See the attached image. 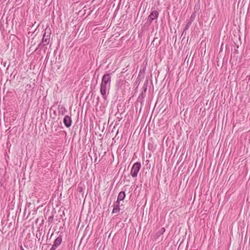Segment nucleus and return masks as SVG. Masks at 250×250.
Segmentation results:
<instances>
[{"instance_id":"8","label":"nucleus","mask_w":250,"mask_h":250,"mask_svg":"<svg viewBox=\"0 0 250 250\" xmlns=\"http://www.w3.org/2000/svg\"><path fill=\"white\" fill-rule=\"evenodd\" d=\"M58 110L59 113L62 115H63L67 111L66 108L63 105H59Z\"/></svg>"},{"instance_id":"2","label":"nucleus","mask_w":250,"mask_h":250,"mask_svg":"<svg viewBox=\"0 0 250 250\" xmlns=\"http://www.w3.org/2000/svg\"><path fill=\"white\" fill-rule=\"evenodd\" d=\"M141 167V165L140 162H137L133 164L130 172V174L133 178L137 176L138 173Z\"/></svg>"},{"instance_id":"1","label":"nucleus","mask_w":250,"mask_h":250,"mask_svg":"<svg viewBox=\"0 0 250 250\" xmlns=\"http://www.w3.org/2000/svg\"><path fill=\"white\" fill-rule=\"evenodd\" d=\"M111 82L110 74L107 73L103 75L100 85V93L103 98L106 97L107 91L109 89Z\"/></svg>"},{"instance_id":"7","label":"nucleus","mask_w":250,"mask_h":250,"mask_svg":"<svg viewBox=\"0 0 250 250\" xmlns=\"http://www.w3.org/2000/svg\"><path fill=\"white\" fill-rule=\"evenodd\" d=\"M165 231V229L164 228H162L158 231V232L152 235V239L154 240H156L159 236L163 234Z\"/></svg>"},{"instance_id":"3","label":"nucleus","mask_w":250,"mask_h":250,"mask_svg":"<svg viewBox=\"0 0 250 250\" xmlns=\"http://www.w3.org/2000/svg\"><path fill=\"white\" fill-rule=\"evenodd\" d=\"M45 32L44 33L42 42L38 45V48L36 49H41L42 48L45 46L47 45L49 43L50 41V35H46Z\"/></svg>"},{"instance_id":"11","label":"nucleus","mask_w":250,"mask_h":250,"mask_svg":"<svg viewBox=\"0 0 250 250\" xmlns=\"http://www.w3.org/2000/svg\"><path fill=\"white\" fill-rule=\"evenodd\" d=\"M195 18V13H192L190 17V19L188 21V24L187 25V27L186 28H188V26L190 25V24L191 23V22L194 20Z\"/></svg>"},{"instance_id":"4","label":"nucleus","mask_w":250,"mask_h":250,"mask_svg":"<svg viewBox=\"0 0 250 250\" xmlns=\"http://www.w3.org/2000/svg\"><path fill=\"white\" fill-rule=\"evenodd\" d=\"M62 242V236L59 235L54 241L53 245L50 250H56V249L61 245Z\"/></svg>"},{"instance_id":"12","label":"nucleus","mask_w":250,"mask_h":250,"mask_svg":"<svg viewBox=\"0 0 250 250\" xmlns=\"http://www.w3.org/2000/svg\"><path fill=\"white\" fill-rule=\"evenodd\" d=\"M150 145H151V144H148V147L149 149H150Z\"/></svg>"},{"instance_id":"6","label":"nucleus","mask_w":250,"mask_h":250,"mask_svg":"<svg viewBox=\"0 0 250 250\" xmlns=\"http://www.w3.org/2000/svg\"><path fill=\"white\" fill-rule=\"evenodd\" d=\"M63 122L66 127H70L72 124L71 118L69 116H65L63 118Z\"/></svg>"},{"instance_id":"14","label":"nucleus","mask_w":250,"mask_h":250,"mask_svg":"<svg viewBox=\"0 0 250 250\" xmlns=\"http://www.w3.org/2000/svg\"><path fill=\"white\" fill-rule=\"evenodd\" d=\"M146 87L145 88V90H144V92L145 93L146 91Z\"/></svg>"},{"instance_id":"10","label":"nucleus","mask_w":250,"mask_h":250,"mask_svg":"<svg viewBox=\"0 0 250 250\" xmlns=\"http://www.w3.org/2000/svg\"><path fill=\"white\" fill-rule=\"evenodd\" d=\"M125 197V191H121L118 196L117 200L116 202H120V201L123 200Z\"/></svg>"},{"instance_id":"5","label":"nucleus","mask_w":250,"mask_h":250,"mask_svg":"<svg viewBox=\"0 0 250 250\" xmlns=\"http://www.w3.org/2000/svg\"><path fill=\"white\" fill-rule=\"evenodd\" d=\"M159 16V13L157 11H153L148 17V21L151 23L154 20L157 19Z\"/></svg>"},{"instance_id":"13","label":"nucleus","mask_w":250,"mask_h":250,"mask_svg":"<svg viewBox=\"0 0 250 250\" xmlns=\"http://www.w3.org/2000/svg\"><path fill=\"white\" fill-rule=\"evenodd\" d=\"M20 249H21L20 250H24L23 249V248H22V246H21Z\"/></svg>"},{"instance_id":"9","label":"nucleus","mask_w":250,"mask_h":250,"mask_svg":"<svg viewBox=\"0 0 250 250\" xmlns=\"http://www.w3.org/2000/svg\"><path fill=\"white\" fill-rule=\"evenodd\" d=\"M119 203L116 202L113 205V208L112 210L113 213H117L120 211Z\"/></svg>"}]
</instances>
